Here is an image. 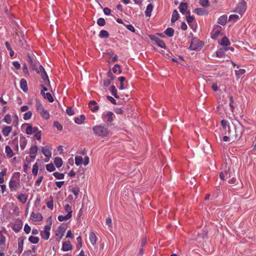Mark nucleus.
I'll use <instances>...</instances> for the list:
<instances>
[{
	"mask_svg": "<svg viewBox=\"0 0 256 256\" xmlns=\"http://www.w3.org/2000/svg\"><path fill=\"white\" fill-rule=\"evenodd\" d=\"M93 131L95 134L98 136H106L108 134V130L102 126H96L93 127Z\"/></svg>",
	"mask_w": 256,
	"mask_h": 256,
	"instance_id": "1",
	"label": "nucleus"
},
{
	"mask_svg": "<svg viewBox=\"0 0 256 256\" xmlns=\"http://www.w3.org/2000/svg\"><path fill=\"white\" fill-rule=\"evenodd\" d=\"M36 108L37 110L43 118L45 119H48L49 118V114L44 109L42 104L38 102L36 103Z\"/></svg>",
	"mask_w": 256,
	"mask_h": 256,
	"instance_id": "2",
	"label": "nucleus"
},
{
	"mask_svg": "<svg viewBox=\"0 0 256 256\" xmlns=\"http://www.w3.org/2000/svg\"><path fill=\"white\" fill-rule=\"evenodd\" d=\"M246 10V4L244 2H242L238 4L234 12L240 14L244 12Z\"/></svg>",
	"mask_w": 256,
	"mask_h": 256,
	"instance_id": "3",
	"label": "nucleus"
},
{
	"mask_svg": "<svg viewBox=\"0 0 256 256\" xmlns=\"http://www.w3.org/2000/svg\"><path fill=\"white\" fill-rule=\"evenodd\" d=\"M232 176V172L228 168L224 172H222L220 175V178L224 180L230 178Z\"/></svg>",
	"mask_w": 256,
	"mask_h": 256,
	"instance_id": "4",
	"label": "nucleus"
},
{
	"mask_svg": "<svg viewBox=\"0 0 256 256\" xmlns=\"http://www.w3.org/2000/svg\"><path fill=\"white\" fill-rule=\"evenodd\" d=\"M51 148L49 146H45L42 147V152L44 156L48 158H50L52 156Z\"/></svg>",
	"mask_w": 256,
	"mask_h": 256,
	"instance_id": "5",
	"label": "nucleus"
},
{
	"mask_svg": "<svg viewBox=\"0 0 256 256\" xmlns=\"http://www.w3.org/2000/svg\"><path fill=\"white\" fill-rule=\"evenodd\" d=\"M200 43L198 40L196 38H193L192 40L190 45L189 47L190 50H196L198 48V47L200 46L199 44Z\"/></svg>",
	"mask_w": 256,
	"mask_h": 256,
	"instance_id": "6",
	"label": "nucleus"
},
{
	"mask_svg": "<svg viewBox=\"0 0 256 256\" xmlns=\"http://www.w3.org/2000/svg\"><path fill=\"white\" fill-rule=\"evenodd\" d=\"M221 28V27L220 26H216V28H214L211 36L212 39L216 40L218 37V36H219L220 34Z\"/></svg>",
	"mask_w": 256,
	"mask_h": 256,
	"instance_id": "7",
	"label": "nucleus"
},
{
	"mask_svg": "<svg viewBox=\"0 0 256 256\" xmlns=\"http://www.w3.org/2000/svg\"><path fill=\"white\" fill-rule=\"evenodd\" d=\"M150 38L152 40L155 42L156 44L158 46L162 48H165L166 44L165 43L161 40H160L159 38L154 36H150Z\"/></svg>",
	"mask_w": 256,
	"mask_h": 256,
	"instance_id": "8",
	"label": "nucleus"
},
{
	"mask_svg": "<svg viewBox=\"0 0 256 256\" xmlns=\"http://www.w3.org/2000/svg\"><path fill=\"white\" fill-rule=\"evenodd\" d=\"M30 218L33 221L40 222L42 220L43 217L42 215L39 212L35 214L34 212H32L30 216Z\"/></svg>",
	"mask_w": 256,
	"mask_h": 256,
	"instance_id": "9",
	"label": "nucleus"
},
{
	"mask_svg": "<svg viewBox=\"0 0 256 256\" xmlns=\"http://www.w3.org/2000/svg\"><path fill=\"white\" fill-rule=\"evenodd\" d=\"M38 150V148L36 146H34L30 148V155L32 158L34 159L36 158Z\"/></svg>",
	"mask_w": 256,
	"mask_h": 256,
	"instance_id": "10",
	"label": "nucleus"
},
{
	"mask_svg": "<svg viewBox=\"0 0 256 256\" xmlns=\"http://www.w3.org/2000/svg\"><path fill=\"white\" fill-rule=\"evenodd\" d=\"M72 249V245L70 241L64 242L62 244V250L64 251H68Z\"/></svg>",
	"mask_w": 256,
	"mask_h": 256,
	"instance_id": "11",
	"label": "nucleus"
},
{
	"mask_svg": "<svg viewBox=\"0 0 256 256\" xmlns=\"http://www.w3.org/2000/svg\"><path fill=\"white\" fill-rule=\"evenodd\" d=\"M40 74L42 78L44 80V84L46 86H49L50 84V82L46 71L44 70V72H40Z\"/></svg>",
	"mask_w": 256,
	"mask_h": 256,
	"instance_id": "12",
	"label": "nucleus"
},
{
	"mask_svg": "<svg viewBox=\"0 0 256 256\" xmlns=\"http://www.w3.org/2000/svg\"><path fill=\"white\" fill-rule=\"evenodd\" d=\"M188 4L186 2H181L178 8L180 12L182 14H186Z\"/></svg>",
	"mask_w": 256,
	"mask_h": 256,
	"instance_id": "13",
	"label": "nucleus"
},
{
	"mask_svg": "<svg viewBox=\"0 0 256 256\" xmlns=\"http://www.w3.org/2000/svg\"><path fill=\"white\" fill-rule=\"evenodd\" d=\"M89 238L91 244L94 246L97 242V237L93 232H90L89 235Z\"/></svg>",
	"mask_w": 256,
	"mask_h": 256,
	"instance_id": "14",
	"label": "nucleus"
},
{
	"mask_svg": "<svg viewBox=\"0 0 256 256\" xmlns=\"http://www.w3.org/2000/svg\"><path fill=\"white\" fill-rule=\"evenodd\" d=\"M20 86L24 92H26L28 91V88L27 86V82L24 78H22L20 80Z\"/></svg>",
	"mask_w": 256,
	"mask_h": 256,
	"instance_id": "15",
	"label": "nucleus"
},
{
	"mask_svg": "<svg viewBox=\"0 0 256 256\" xmlns=\"http://www.w3.org/2000/svg\"><path fill=\"white\" fill-rule=\"evenodd\" d=\"M227 16L223 15L220 16L218 19V23L222 26L224 25L227 22Z\"/></svg>",
	"mask_w": 256,
	"mask_h": 256,
	"instance_id": "16",
	"label": "nucleus"
},
{
	"mask_svg": "<svg viewBox=\"0 0 256 256\" xmlns=\"http://www.w3.org/2000/svg\"><path fill=\"white\" fill-rule=\"evenodd\" d=\"M18 199L22 204H25L27 200V196L25 194H20L18 195Z\"/></svg>",
	"mask_w": 256,
	"mask_h": 256,
	"instance_id": "17",
	"label": "nucleus"
},
{
	"mask_svg": "<svg viewBox=\"0 0 256 256\" xmlns=\"http://www.w3.org/2000/svg\"><path fill=\"white\" fill-rule=\"evenodd\" d=\"M54 164L58 168L61 167L62 164V159L60 157H56L54 160Z\"/></svg>",
	"mask_w": 256,
	"mask_h": 256,
	"instance_id": "18",
	"label": "nucleus"
},
{
	"mask_svg": "<svg viewBox=\"0 0 256 256\" xmlns=\"http://www.w3.org/2000/svg\"><path fill=\"white\" fill-rule=\"evenodd\" d=\"M70 212L69 214H67L66 216H58V220L60 222H62L70 219L72 216Z\"/></svg>",
	"mask_w": 256,
	"mask_h": 256,
	"instance_id": "19",
	"label": "nucleus"
},
{
	"mask_svg": "<svg viewBox=\"0 0 256 256\" xmlns=\"http://www.w3.org/2000/svg\"><path fill=\"white\" fill-rule=\"evenodd\" d=\"M220 44L224 46H228L230 45V42L227 37L224 36L222 38Z\"/></svg>",
	"mask_w": 256,
	"mask_h": 256,
	"instance_id": "20",
	"label": "nucleus"
},
{
	"mask_svg": "<svg viewBox=\"0 0 256 256\" xmlns=\"http://www.w3.org/2000/svg\"><path fill=\"white\" fill-rule=\"evenodd\" d=\"M154 6L152 4H149L146 7V9L145 12L146 16H151V12L152 11Z\"/></svg>",
	"mask_w": 256,
	"mask_h": 256,
	"instance_id": "21",
	"label": "nucleus"
},
{
	"mask_svg": "<svg viewBox=\"0 0 256 256\" xmlns=\"http://www.w3.org/2000/svg\"><path fill=\"white\" fill-rule=\"evenodd\" d=\"M11 130H12V128L10 126H6L3 128V129L2 130V132L3 134L4 135V136H6L9 134L10 133Z\"/></svg>",
	"mask_w": 256,
	"mask_h": 256,
	"instance_id": "22",
	"label": "nucleus"
},
{
	"mask_svg": "<svg viewBox=\"0 0 256 256\" xmlns=\"http://www.w3.org/2000/svg\"><path fill=\"white\" fill-rule=\"evenodd\" d=\"M26 144H27V140L25 138L22 137L20 138V148L22 150H24L25 148V147L26 145Z\"/></svg>",
	"mask_w": 256,
	"mask_h": 256,
	"instance_id": "23",
	"label": "nucleus"
},
{
	"mask_svg": "<svg viewBox=\"0 0 256 256\" xmlns=\"http://www.w3.org/2000/svg\"><path fill=\"white\" fill-rule=\"evenodd\" d=\"M179 14H178V11L175 10H174L172 14L171 21L172 22H175L176 20H177L178 18Z\"/></svg>",
	"mask_w": 256,
	"mask_h": 256,
	"instance_id": "24",
	"label": "nucleus"
},
{
	"mask_svg": "<svg viewBox=\"0 0 256 256\" xmlns=\"http://www.w3.org/2000/svg\"><path fill=\"white\" fill-rule=\"evenodd\" d=\"M6 152L7 156L10 158L14 156V152L12 149L8 146H6Z\"/></svg>",
	"mask_w": 256,
	"mask_h": 256,
	"instance_id": "25",
	"label": "nucleus"
},
{
	"mask_svg": "<svg viewBox=\"0 0 256 256\" xmlns=\"http://www.w3.org/2000/svg\"><path fill=\"white\" fill-rule=\"evenodd\" d=\"M66 225H63L60 226H59L57 230V232H58V234L56 233V235L58 236L59 234H61L62 236H63L64 232L66 230Z\"/></svg>",
	"mask_w": 256,
	"mask_h": 256,
	"instance_id": "26",
	"label": "nucleus"
},
{
	"mask_svg": "<svg viewBox=\"0 0 256 256\" xmlns=\"http://www.w3.org/2000/svg\"><path fill=\"white\" fill-rule=\"evenodd\" d=\"M194 12L198 15H204L207 14L206 10L202 8H196L194 10Z\"/></svg>",
	"mask_w": 256,
	"mask_h": 256,
	"instance_id": "27",
	"label": "nucleus"
},
{
	"mask_svg": "<svg viewBox=\"0 0 256 256\" xmlns=\"http://www.w3.org/2000/svg\"><path fill=\"white\" fill-rule=\"evenodd\" d=\"M228 50V48H223L220 49L216 52V55L218 57H222L224 55V52Z\"/></svg>",
	"mask_w": 256,
	"mask_h": 256,
	"instance_id": "28",
	"label": "nucleus"
},
{
	"mask_svg": "<svg viewBox=\"0 0 256 256\" xmlns=\"http://www.w3.org/2000/svg\"><path fill=\"white\" fill-rule=\"evenodd\" d=\"M50 233L46 230H42L40 232V236L44 240H48L49 238Z\"/></svg>",
	"mask_w": 256,
	"mask_h": 256,
	"instance_id": "29",
	"label": "nucleus"
},
{
	"mask_svg": "<svg viewBox=\"0 0 256 256\" xmlns=\"http://www.w3.org/2000/svg\"><path fill=\"white\" fill-rule=\"evenodd\" d=\"M9 186L12 190H16L17 187V182L14 180H10V182Z\"/></svg>",
	"mask_w": 256,
	"mask_h": 256,
	"instance_id": "30",
	"label": "nucleus"
},
{
	"mask_svg": "<svg viewBox=\"0 0 256 256\" xmlns=\"http://www.w3.org/2000/svg\"><path fill=\"white\" fill-rule=\"evenodd\" d=\"M23 245H24V240L22 238H20L18 240V250L20 254L23 250Z\"/></svg>",
	"mask_w": 256,
	"mask_h": 256,
	"instance_id": "31",
	"label": "nucleus"
},
{
	"mask_svg": "<svg viewBox=\"0 0 256 256\" xmlns=\"http://www.w3.org/2000/svg\"><path fill=\"white\" fill-rule=\"evenodd\" d=\"M165 34L170 37H172L174 36V30L172 28H168L164 32Z\"/></svg>",
	"mask_w": 256,
	"mask_h": 256,
	"instance_id": "32",
	"label": "nucleus"
},
{
	"mask_svg": "<svg viewBox=\"0 0 256 256\" xmlns=\"http://www.w3.org/2000/svg\"><path fill=\"white\" fill-rule=\"evenodd\" d=\"M85 120V116L84 115H81L79 118H76L74 119V122L78 124H81Z\"/></svg>",
	"mask_w": 256,
	"mask_h": 256,
	"instance_id": "33",
	"label": "nucleus"
},
{
	"mask_svg": "<svg viewBox=\"0 0 256 256\" xmlns=\"http://www.w3.org/2000/svg\"><path fill=\"white\" fill-rule=\"evenodd\" d=\"M29 241L34 244H36L39 242V238L36 236H30L28 238Z\"/></svg>",
	"mask_w": 256,
	"mask_h": 256,
	"instance_id": "34",
	"label": "nucleus"
},
{
	"mask_svg": "<svg viewBox=\"0 0 256 256\" xmlns=\"http://www.w3.org/2000/svg\"><path fill=\"white\" fill-rule=\"evenodd\" d=\"M83 161V158L81 156H76L75 157V164L76 166L80 165Z\"/></svg>",
	"mask_w": 256,
	"mask_h": 256,
	"instance_id": "35",
	"label": "nucleus"
},
{
	"mask_svg": "<svg viewBox=\"0 0 256 256\" xmlns=\"http://www.w3.org/2000/svg\"><path fill=\"white\" fill-rule=\"evenodd\" d=\"M186 18L187 22L189 24H190L194 20V16H190V11L186 12Z\"/></svg>",
	"mask_w": 256,
	"mask_h": 256,
	"instance_id": "36",
	"label": "nucleus"
},
{
	"mask_svg": "<svg viewBox=\"0 0 256 256\" xmlns=\"http://www.w3.org/2000/svg\"><path fill=\"white\" fill-rule=\"evenodd\" d=\"M110 91L112 96H114L116 98H118L119 96L117 94V90L114 86H112L110 88Z\"/></svg>",
	"mask_w": 256,
	"mask_h": 256,
	"instance_id": "37",
	"label": "nucleus"
},
{
	"mask_svg": "<svg viewBox=\"0 0 256 256\" xmlns=\"http://www.w3.org/2000/svg\"><path fill=\"white\" fill-rule=\"evenodd\" d=\"M54 176L58 180H62L64 178V174L59 173L58 172H54L53 173Z\"/></svg>",
	"mask_w": 256,
	"mask_h": 256,
	"instance_id": "38",
	"label": "nucleus"
},
{
	"mask_svg": "<svg viewBox=\"0 0 256 256\" xmlns=\"http://www.w3.org/2000/svg\"><path fill=\"white\" fill-rule=\"evenodd\" d=\"M99 36L101 38H107L108 37L109 34H108V32L106 30H102L100 32Z\"/></svg>",
	"mask_w": 256,
	"mask_h": 256,
	"instance_id": "39",
	"label": "nucleus"
},
{
	"mask_svg": "<svg viewBox=\"0 0 256 256\" xmlns=\"http://www.w3.org/2000/svg\"><path fill=\"white\" fill-rule=\"evenodd\" d=\"M72 192L76 196L75 199L77 198L80 192V188L77 186L74 187L72 189Z\"/></svg>",
	"mask_w": 256,
	"mask_h": 256,
	"instance_id": "40",
	"label": "nucleus"
},
{
	"mask_svg": "<svg viewBox=\"0 0 256 256\" xmlns=\"http://www.w3.org/2000/svg\"><path fill=\"white\" fill-rule=\"evenodd\" d=\"M114 115V114L111 112H109L107 113V114L105 116L106 118H107V120L108 122H111L112 121V116Z\"/></svg>",
	"mask_w": 256,
	"mask_h": 256,
	"instance_id": "41",
	"label": "nucleus"
},
{
	"mask_svg": "<svg viewBox=\"0 0 256 256\" xmlns=\"http://www.w3.org/2000/svg\"><path fill=\"white\" fill-rule=\"evenodd\" d=\"M38 163H36L34 166L32 170V172L34 176H36L38 172Z\"/></svg>",
	"mask_w": 256,
	"mask_h": 256,
	"instance_id": "42",
	"label": "nucleus"
},
{
	"mask_svg": "<svg viewBox=\"0 0 256 256\" xmlns=\"http://www.w3.org/2000/svg\"><path fill=\"white\" fill-rule=\"evenodd\" d=\"M6 170L4 169L0 172V184H2L4 182V176L6 174Z\"/></svg>",
	"mask_w": 256,
	"mask_h": 256,
	"instance_id": "43",
	"label": "nucleus"
},
{
	"mask_svg": "<svg viewBox=\"0 0 256 256\" xmlns=\"http://www.w3.org/2000/svg\"><path fill=\"white\" fill-rule=\"evenodd\" d=\"M200 4L204 7H207L209 6V2L208 0H200Z\"/></svg>",
	"mask_w": 256,
	"mask_h": 256,
	"instance_id": "44",
	"label": "nucleus"
},
{
	"mask_svg": "<svg viewBox=\"0 0 256 256\" xmlns=\"http://www.w3.org/2000/svg\"><path fill=\"white\" fill-rule=\"evenodd\" d=\"M46 170L49 172H53L55 170V168L52 164H48L46 166Z\"/></svg>",
	"mask_w": 256,
	"mask_h": 256,
	"instance_id": "45",
	"label": "nucleus"
},
{
	"mask_svg": "<svg viewBox=\"0 0 256 256\" xmlns=\"http://www.w3.org/2000/svg\"><path fill=\"white\" fill-rule=\"evenodd\" d=\"M32 116V112L30 111H28L24 114V118L25 120H28L31 118Z\"/></svg>",
	"mask_w": 256,
	"mask_h": 256,
	"instance_id": "46",
	"label": "nucleus"
},
{
	"mask_svg": "<svg viewBox=\"0 0 256 256\" xmlns=\"http://www.w3.org/2000/svg\"><path fill=\"white\" fill-rule=\"evenodd\" d=\"M44 98H47L50 102H54V99L52 98V96L51 94L49 92H47L45 94L44 96Z\"/></svg>",
	"mask_w": 256,
	"mask_h": 256,
	"instance_id": "47",
	"label": "nucleus"
},
{
	"mask_svg": "<svg viewBox=\"0 0 256 256\" xmlns=\"http://www.w3.org/2000/svg\"><path fill=\"white\" fill-rule=\"evenodd\" d=\"M28 127L26 129V133L28 134H32V126L30 124H26Z\"/></svg>",
	"mask_w": 256,
	"mask_h": 256,
	"instance_id": "48",
	"label": "nucleus"
},
{
	"mask_svg": "<svg viewBox=\"0 0 256 256\" xmlns=\"http://www.w3.org/2000/svg\"><path fill=\"white\" fill-rule=\"evenodd\" d=\"M118 80L120 82V89L122 90L124 89V82L125 81V78L124 76H120L118 78Z\"/></svg>",
	"mask_w": 256,
	"mask_h": 256,
	"instance_id": "49",
	"label": "nucleus"
},
{
	"mask_svg": "<svg viewBox=\"0 0 256 256\" xmlns=\"http://www.w3.org/2000/svg\"><path fill=\"white\" fill-rule=\"evenodd\" d=\"M245 72V70L244 69H240L238 70H236V74L239 78L240 76L244 74Z\"/></svg>",
	"mask_w": 256,
	"mask_h": 256,
	"instance_id": "50",
	"label": "nucleus"
},
{
	"mask_svg": "<svg viewBox=\"0 0 256 256\" xmlns=\"http://www.w3.org/2000/svg\"><path fill=\"white\" fill-rule=\"evenodd\" d=\"M97 24L100 26H104L106 24V22L104 18H99L97 20Z\"/></svg>",
	"mask_w": 256,
	"mask_h": 256,
	"instance_id": "51",
	"label": "nucleus"
},
{
	"mask_svg": "<svg viewBox=\"0 0 256 256\" xmlns=\"http://www.w3.org/2000/svg\"><path fill=\"white\" fill-rule=\"evenodd\" d=\"M4 121L8 124H10L11 122V116L10 114H6L4 119Z\"/></svg>",
	"mask_w": 256,
	"mask_h": 256,
	"instance_id": "52",
	"label": "nucleus"
},
{
	"mask_svg": "<svg viewBox=\"0 0 256 256\" xmlns=\"http://www.w3.org/2000/svg\"><path fill=\"white\" fill-rule=\"evenodd\" d=\"M64 210L66 212H68V214H69L70 212V214H72V208L70 206V204H66L64 206Z\"/></svg>",
	"mask_w": 256,
	"mask_h": 256,
	"instance_id": "53",
	"label": "nucleus"
},
{
	"mask_svg": "<svg viewBox=\"0 0 256 256\" xmlns=\"http://www.w3.org/2000/svg\"><path fill=\"white\" fill-rule=\"evenodd\" d=\"M239 18V16L236 14H231L229 17L230 20L236 21Z\"/></svg>",
	"mask_w": 256,
	"mask_h": 256,
	"instance_id": "54",
	"label": "nucleus"
},
{
	"mask_svg": "<svg viewBox=\"0 0 256 256\" xmlns=\"http://www.w3.org/2000/svg\"><path fill=\"white\" fill-rule=\"evenodd\" d=\"M66 114L69 116H72L74 114V111L72 108H68L66 110Z\"/></svg>",
	"mask_w": 256,
	"mask_h": 256,
	"instance_id": "55",
	"label": "nucleus"
},
{
	"mask_svg": "<svg viewBox=\"0 0 256 256\" xmlns=\"http://www.w3.org/2000/svg\"><path fill=\"white\" fill-rule=\"evenodd\" d=\"M116 68H118V72L119 74L122 73V70L120 69V66L118 64H116L114 65V68H112V71L116 73Z\"/></svg>",
	"mask_w": 256,
	"mask_h": 256,
	"instance_id": "56",
	"label": "nucleus"
},
{
	"mask_svg": "<svg viewBox=\"0 0 256 256\" xmlns=\"http://www.w3.org/2000/svg\"><path fill=\"white\" fill-rule=\"evenodd\" d=\"M30 230H31L30 227L28 224H25L24 227V232L26 234H28L30 232Z\"/></svg>",
	"mask_w": 256,
	"mask_h": 256,
	"instance_id": "57",
	"label": "nucleus"
},
{
	"mask_svg": "<svg viewBox=\"0 0 256 256\" xmlns=\"http://www.w3.org/2000/svg\"><path fill=\"white\" fill-rule=\"evenodd\" d=\"M54 126H56L58 130H62V126L58 122H54Z\"/></svg>",
	"mask_w": 256,
	"mask_h": 256,
	"instance_id": "58",
	"label": "nucleus"
},
{
	"mask_svg": "<svg viewBox=\"0 0 256 256\" xmlns=\"http://www.w3.org/2000/svg\"><path fill=\"white\" fill-rule=\"evenodd\" d=\"M46 206L48 208H50V210H52L54 206H53V201L52 200L50 201H48L46 202Z\"/></svg>",
	"mask_w": 256,
	"mask_h": 256,
	"instance_id": "59",
	"label": "nucleus"
},
{
	"mask_svg": "<svg viewBox=\"0 0 256 256\" xmlns=\"http://www.w3.org/2000/svg\"><path fill=\"white\" fill-rule=\"evenodd\" d=\"M107 99L112 104H116V100L112 96H107L106 97Z\"/></svg>",
	"mask_w": 256,
	"mask_h": 256,
	"instance_id": "60",
	"label": "nucleus"
},
{
	"mask_svg": "<svg viewBox=\"0 0 256 256\" xmlns=\"http://www.w3.org/2000/svg\"><path fill=\"white\" fill-rule=\"evenodd\" d=\"M106 224L108 225L109 228H112V220L110 218H108L106 219Z\"/></svg>",
	"mask_w": 256,
	"mask_h": 256,
	"instance_id": "61",
	"label": "nucleus"
},
{
	"mask_svg": "<svg viewBox=\"0 0 256 256\" xmlns=\"http://www.w3.org/2000/svg\"><path fill=\"white\" fill-rule=\"evenodd\" d=\"M126 26L130 31H131L133 32H135V29H134V27L132 24H128V25Z\"/></svg>",
	"mask_w": 256,
	"mask_h": 256,
	"instance_id": "62",
	"label": "nucleus"
},
{
	"mask_svg": "<svg viewBox=\"0 0 256 256\" xmlns=\"http://www.w3.org/2000/svg\"><path fill=\"white\" fill-rule=\"evenodd\" d=\"M108 76L110 78V80H111V81L113 80L115 78L114 76L112 74L110 70L108 72Z\"/></svg>",
	"mask_w": 256,
	"mask_h": 256,
	"instance_id": "63",
	"label": "nucleus"
},
{
	"mask_svg": "<svg viewBox=\"0 0 256 256\" xmlns=\"http://www.w3.org/2000/svg\"><path fill=\"white\" fill-rule=\"evenodd\" d=\"M111 80L109 79L105 80L104 81V86H108L111 83Z\"/></svg>",
	"mask_w": 256,
	"mask_h": 256,
	"instance_id": "64",
	"label": "nucleus"
}]
</instances>
